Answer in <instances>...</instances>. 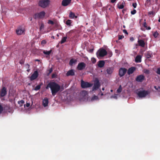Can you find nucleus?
I'll use <instances>...</instances> for the list:
<instances>
[{
    "label": "nucleus",
    "instance_id": "1",
    "mask_svg": "<svg viewBox=\"0 0 160 160\" xmlns=\"http://www.w3.org/2000/svg\"><path fill=\"white\" fill-rule=\"evenodd\" d=\"M50 88L52 96H54L60 90V86L55 82H50L47 85L46 88Z\"/></svg>",
    "mask_w": 160,
    "mask_h": 160
},
{
    "label": "nucleus",
    "instance_id": "2",
    "mask_svg": "<svg viewBox=\"0 0 160 160\" xmlns=\"http://www.w3.org/2000/svg\"><path fill=\"white\" fill-rule=\"evenodd\" d=\"M50 3L49 0H41L38 2V5L42 8H44L48 6Z\"/></svg>",
    "mask_w": 160,
    "mask_h": 160
},
{
    "label": "nucleus",
    "instance_id": "3",
    "mask_svg": "<svg viewBox=\"0 0 160 160\" xmlns=\"http://www.w3.org/2000/svg\"><path fill=\"white\" fill-rule=\"evenodd\" d=\"M45 15V12L44 11H42L35 13L33 16V18L35 19H42L44 17Z\"/></svg>",
    "mask_w": 160,
    "mask_h": 160
},
{
    "label": "nucleus",
    "instance_id": "4",
    "mask_svg": "<svg viewBox=\"0 0 160 160\" xmlns=\"http://www.w3.org/2000/svg\"><path fill=\"white\" fill-rule=\"evenodd\" d=\"M107 54V52L106 50L102 48L99 49L98 52L97 53L98 56L100 57H103L106 55Z\"/></svg>",
    "mask_w": 160,
    "mask_h": 160
},
{
    "label": "nucleus",
    "instance_id": "5",
    "mask_svg": "<svg viewBox=\"0 0 160 160\" xmlns=\"http://www.w3.org/2000/svg\"><path fill=\"white\" fill-rule=\"evenodd\" d=\"M149 93L148 91L144 90L139 91L138 93V95L140 98H144L148 95Z\"/></svg>",
    "mask_w": 160,
    "mask_h": 160
},
{
    "label": "nucleus",
    "instance_id": "6",
    "mask_svg": "<svg viewBox=\"0 0 160 160\" xmlns=\"http://www.w3.org/2000/svg\"><path fill=\"white\" fill-rule=\"evenodd\" d=\"M92 84L88 82H85L83 80L81 81V87L82 88H89L92 86Z\"/></svg>",
    "mask_w": 160,
    "mask_h": 160
},
{
    "label": "nucleus",
    "instance_id": "7",
    "mask_svg": "<svg viewBox=\"0 0 160 160\" xmlns=\"http://www.w3.org/2000/svg\"><path fill=\"white\" fill-rule=\"evenodd\" d=\"M127 71V69L124 68H120L119 70L118 74L120 77L124 76Z\"/></svg>",
    "mask_w": 160,
    "mask_h": 160
},
{
    "label": "nucleus",
    "instance_id": "8",
    "mask_svg": "<svg viewBox=\"0 0 160 160\" xmlns=\"http://www.w3.org/2000/svg\"><path fill=\"white\" fill-rule=\"evenodd\" d=\"M38 71H35L33 74L30 77V80L31 81H32L38 78Z\"/></svg>",
    "mask_w": 160,
    "mask_h": 160
},
{
    "label": "nucleus",
    "instance_id": "9",
    "mask_svg": "<svg viewBox=\"0 0 160 160\" xmlns=\"http://www.w3.org/2000/svg\"><path fill=\"white\" fill-rule=\"evenodd\" d=\"M86 64L83 62L79 63L77 66V68L78 70H82L85 68Z\"/></svg>",
    "mask_w": 160,
    "mask_h": 160
},
{
    "label": "nucleus",
    "instance_id": "10",
    "mask_svg": "<svg viewBox=\"0 0 160 160\" xmlns=\"http://www.w3.org/2000/svg\"><path fill=\"white\" fill-rule=\"evenodd\" d=\"M145 78L144 76L143 75H138L136 78V81L138 82H142Z\"/></svg>",
    "mask_w": 160,
    "mask_h": 160
},
{
    "label": "nucleus",
    "instance_id": "11",
    "mask_svg": "<svg viewBox=\"0 0 160 160\" xmlns=\"http://www.w3.org/2000/svg\"><path fill=\"white\" fill-rule=\"evenodd\" d=\"M7 93L6 88L5 87H3L0 91V95L1 97L5 96Z\"/></svg>",
    "mask_w": 160,
    "mask_h": 160
},
{
    "label": "nucleus",
    "instance_id": "12",
    "mask_svg": "<svg viewBox=\"0 0 160 160\" xmlns=\"http://www.w3.org/2000/svg\"><path fill=\"white\" fill-rule=\"evenodd\" d=\"M100 86V84L99 81L98 80H96L94 85L92 88V91H94L98 89Z\"/></svg>",
    "mask_w": 160,
    "mask_h": 160
},
{
    "label": "nucleus",
    "instance_id": "13",
    "mask_svg": "<svg viewBox=\"0 0 160 160\" xmlns=\"http://www.w3.org/2000/svg\"><path fill=\"white\" fill-rule=\"evenodd\" d=\"M136 68L132 67L129 68L127 71V73L128 75H130L132 74L136 70Z\"/></svg>",
    "mask_w": 160,
    "mask_h": 160
},
{
    "label": "nucleus",
    "instance_id": "14",
    "mask_svg": "<svg viewBox=\"0 0 160 160\" xmlns=\"http://www.w3.org/2000/svg\"><path fill=\"white\" fill-rule=\"evenodd\" d=\"M75 75L74 70L73 69H71L68 71L66 73V76H73Z\"/></svg>",
    "mask_w": 160,
    "mask_h": 160
},
{
    "label": "nucleus",
    "instance_id": "15",
    "mask_svg": "<svg viewBox=\"0 0 160 160\" xmlns=\"http://www.w3.org/2000/svg\"><path fill=\"white\" fill-rule=\"evenodd\" d=\"M71 0H63L62 4L63 6H66L68 5L71 2Z\"/></svg>",
    "mask_w": 160,
    "mask_h": 160
},
{
    "label": "nucleus",
    "instance_id": "16",
    "mask_svg": "<svg viewBox=\"0 0 160 160\" xmlns=\"http://www.w3.org/2000/svg\"><path fill=\"white\" fill-rule=\"evenodd\" d=\"M24 32V30L21 28H18L16 30V33L18 35H21Z\"/></svg>",
    "mask_w": 160,
    "mask_h": 160
},
{
    "label": "nucleus",
    "instance_id": "17",
    "mask_svg": "<svg viewBox=\"0 0 160 160\" xmlns=\"http://www.w3.org/2000/svg\"><path fill=\"white\" fill-rule=\"evenodd\" d=\"M48 99L47 98H44L43 100L42 105L44 107H46L48 105Z\"/></svg>",
    "mask_w": 160,
    "mask_h": 160
},
{
    "label": "nucleus",
    "instance_id": "18",
    "mask_svg": "<svg viewBox=\"0 0 160 160\" xmlns=\"http://www.w3.org/2000/svg\"><path fill=\"white\" fill-rule=\"evenodd\" d=\"M138 42L139 46L142 47H145V43L144 41L142 40H138Z\"/></svg>",
    "mask_w": 160,
    "mask_h": 160
},
{
    "label": "nucleus",
    "instance_id": "19",
    "mask_svg": "<svg viewBox=\"0 0 160 160\" xmlns=\"http://www.w3.org/2000/svg\"><path fill=\"white\" fill-rule=\"evenodd\" d=\"M142 56L140 55H138L135 58V61L136 62L138 63L140 62H141Z\"/></svg>",
    "mask_w": 160,
    "mask_h": 160
},
{
    "label": "nucleus",
    "instance_id": "20",
    "mask_svg": "<svg viewBox=\"0 0 160 160\" xmlns=\"http://www.w3.org/2000/svg\"><path fill=\"white\" fill-rule=\"evenodd\" d=\"M98 63V66L101 68L103 67L105 65V62L103 60L99 61Z\"/></svg>",
    "mask_w": 160,
    "mask_h": 160
},
{
    "label": "nucleus",
    "instance_id": "21",
    "mask_svg": "<svg viewBox=\"0 0 160 160\" xmlns=\"http://www.w3.org/2000/svg\"><path fill=\"white\" fill-rule=\"evenodd\" d=\"M69 18L71 19H73L74 18H77L78 17L77 16H76L74 13L72 12H70L69 15Z\"/></svg>",
    "mask_w": 160,
    "mask_h": 160
},
{
    "label": "nucleus",
    "instance_id": "22",
    "mask_svg": "<svg viewBox=\"0 0 160 160\" xmlns=\"http://www.w3.org/2000/svg\"><path fill=\"white\" fill-rule=\"evenodd\" d=\"M114 70V68L113 67L108 68L107 69V72L109 74H111Z\"/></svg>",
    "mask_w": 160,
    "mask_h": 160
},
{
    "label": "nucleus",
    "instance_id": "23",
    "mask_svg": "<svg viewBox=\"0 0 160 160\" xmlns=\"http://www.w3.org/2000/svg\"><path fill=\"white\" fill-rule=\"evenodd\" d=\"M77 62V60L76 59H71L69 62V64L70 66H72L73 65L74 63H75Z\"/></svg>",
    "mask_w": 160,
    "mask_h": 160
},
{
    "label": "nucleus",
    "instance_id": "24",
    "mask_svg": "<svg viewBox=\"0 0 160 160\" xmlns=\"http://www.w3.org/2000/svg\"><path fill=\"white\" fill-rule=\"evenodd\" d=\"M118 7L119 9H122L124 7L123 2H119L118 4Z\"/></svg>",
    "mask_w": 160,
    "mask_h": 160
},
{
    "label": "nucleus",
    "instance_id": "25",
    "mask_svg": "<svg viewBox=\"0 0 160 160\" xmlns=\"http://www.w3.org/2000/svg\"><path fill=\"white\" fill-rule=\"evenodd\" d=\"M52 52V50H50L49 51H47L44 50V51H43V52L45 54L47 55H50L51 54V53Z\"/></svg>",
    "mask_w": 160,
    "mask_h": 160
},
{
    "label": "nucleus",
    "instance_id": "26",
    "mask_svg": "<svg viewBox=\"0 0 160 160\" xmlns=\"http://www.w3.org/2000/svg\"><path fill=\"white\" fill-rule=\"evenodd\" d=\"M72 22V21L71 20L68 19L66 21L65 23L68 26H71Z\"/></svg>",
    "mask_w": 160,
    "mask_h": 160
},
{
    "label": "nucleus",
    "instance_id": "27",
    "mask_svg": "<svg viewBox=\"0 0 160 160\" xmlns=\"http://www.w3.org/2000/svg\"><path fill=\"white\" fill-rule=\"evenodd\" d=\"M67 39V37H63L62 38V40L61 41L60 43L61 44H62V43H64L65 42H66Z\"/></svg>",
    "mask_w": 160,
    "mask_h": 160
},
{
    "label": "nucleus",
    "instance_id": "28",
    "mask_svg": "<svg viewBox=\"0 0 160 160\" xmlns=\"http://www.w3.org/2000/svg\"><path fill=\"white\" fill-rule=\"evenodd\" d=\"M158 33L157 31L154 32L153 34V36L155 38H157L158 35Z\"/></svg>",
    "mask_w": 160,
    "mask_h": 160
},
{
    "label": "nucleus",
    "instance_id": "29",
    "mask_svg": "<svg viewBox=\"0 0 160 160\" xmlns=\"http://www.w3.org/2000/svg\"><path fill=\"white\" fill-rule=\"evenodd\" d=\"M122 91V88L121 85H120L118 88L117 90V93H120Z\"/></svg>",
    "mask_w": 160,
    "mask_h": 160
},
{
    "label": "nucleus",
    "instance_id": "30",
    "mask_svg": "<svg viewBox=\"0 0 160 160\" xmlns=\"http://www.w3.org/2000/svg\"><path fill=\"white\" fill-rule=\"evenodd\" d=\"M41 88V86L40 85H38L37 86L34 88V90L36 91H37L40 89Z\"/></svg>",
    "mask_w": 160,
    "mask_h": 160
},
{
    "label": "nucleus",
    "instance_id": "31",
    "mask_svg": "<svg viewBox=\"0 0 160 160\" xmlns=\"http://www.w3.org/2000/svg\"><path fill=\"white\" fill-rule=\"evenodd\" d=\"M44 27V25L43 23H41L40 27V30H41L42 29H43Z\"/></svg>",
    "mask_w": 160,
    "mask_h": 160
},
{
    "label": "nucleus",
    "instance_id": "32",
    "mask_svg": "<svg viewBox=\"0 0 160 160\" xmlns=\"http://www.w3.org/2000/svg\"><path fill=\"white\" fill-rule=\"evenodd\" d=\"M144 72L146 74H149V70L148 69H144Z\"/></svg>",
    "mask_w": 160,
    "mask_h": 160
},
{
    "label": "nucleus",
    "instance_id": "33",
    "mask_svg": "<svg viewBox=\"0 0 160 160\" xmlns=\"http://www.w3.org/2000/svg\"><path fill=\"white\" fill-rule=\"evenodd\" d=\"M48 24H50L52 25H53L54 24V22L51 20H49L48 22Z\"/></svg>",
    "mask_w": 160,
    "mask_h": 160
},
{
    "label": "nucleus",
    "instance_id": "34",
    "mask_svg": "<svg viewBox=\"0 0 160 160\" xmlns=\"http://www.w3.org/2000/svg\"><path fill=\"white\" fill-rule=\"evenodd\" d=\"M156 72L157 74L160 75V68H158Z\"/></svg>",
    "mask_w": 160,
    "mask_h": 160
},
{
    "label": "nucleus",
    "instance_id": "35",
    "mask_svg": "<svg viewBox=\"0 0 160 160\" xmlns=\"http://www.w3.org/2000/svg\"><path fill=\"white\" fill-rule=\"evenodd\" d=\"M151 3V0H147L146 2L145 3V5H146L147 4H150Z\"/></svg>",
    "mask_w": 160,
    "mask_h": 160
},
{
    "label": "nucleus",
    "instance_id": "36",
    "mask_svg": "<svg viewBox=\"0 0 160 160\" xmlns=\"http://www.w3.org/2000/svg\"><path fill=\"white\" fill-rule=\"evenodd\" d=\"M136 12V10L135 9H134L133 11H131V13L132 15H134L135 14Z\"/></svg>",
    "mask_w": 160,
    "mask_h": 160
},
{
    "label": "nucleus",
    "instance_id": "37",
    "mask_svg": "<svg viewBox=\"0 0 160 160\" xmlns=\"http://www.w3.org/2000/svg\"><path fill=\"white\" fill-rule=\"evenodd\" d=\"M24 101L22 100H21L20 101L18 102V103L19 104H21V105H22V104L24 103Z\"/></svg>",
    "mask_w": 160,
    "mask_h": 160
},
{
    "label": "nucleus",
    "instance_id": "38",
    "mask_svg": "<svg viewBox=\"0 0 160 160\" xmlns=\"http://www.w3.org/2000/svg\"><path fill=\"white\" fill-rule=\"evenodd\" d=\"M47 42L45 40H42L41 41V44L42 45H44Z\"/></svg>",
    "mask_w": 160,
    "mask_h": 160
},
{
    "label": "nucleus",
    "instance_id": "39",
    "mask_svg": "<svg viewBox=\"0 0 160 160\" xmlns=\"http://www.w3.org/2000/svg\"><path fill=\"white\" fill-rule=\"evenodd\" d=\"M98 99V97L97 96H94L92 98V100H97Z\"/></svg>",
    "mask_w": 160,
    "mask_h": 160
},
{
    "label": "nucleus",
    "instance_id": "40",
    "mask_svg": "<svg viewBox=\"0 0 160 160\" xmlns=\"http://www.w3.org/2000/svg\"><path fill=\"white\" fill-rule=\"evenodd\" d=\"M145 22L143 23V26L145 28H147V23L146 22V20L144 19Z\"/></svg>",
    "mask_w": 160,
    "mask_h": 160
},
{
    "label": "nucleus",
    "instance_id": "41",
    "mask_svg": "<svg viewBox=\"0 0 160 160\" xmlns=\"http://www.w3.org/2000/svg\"><path fill=\"white\" fill-rule=\"evenodd\" d=\"M152 55L149 53L147 54V58H149L151 57Z\"/></svg>",
    "mask_w": 160,
    "mask_h": 160
},
{
    "label": "nucleus",
    "instance_id": "42",
    "mask_svg": "<svg viewBox=\"0 0 160 160\" xmlns=\"http://www.w3.org/2000/svg\"><path fill=\"white\" fill-rule=\"evenodd\" d=\"M124 38V36L123 35H119L118 36V39H121Z\"/></svg>",
    "mask_w": 160,
    "mask_h": 160
},
{
    "label": "nucleus",
    "instance_id": "43",
    "mask_svg": "<svg viewBox=\"0 0 160 160\" xmlns=\"http://www.w3.org/2000/svg\"><path fill=\"white\" fill-rule=\"evenodd\" d=\"M25 67L26 68H30V65L28 64H26L25 65Z\"/></svg>",
    "mask_w": 160,
    "mask_h": 160
},
{
    "label": "nucleus",
    "instance_id": "44",
    "mask_svg": "<svg viewBox=\"0 0 160 160\" xmlns=\"http://www.w3.org/2000/svg\"><path fill=\"white\" fill-rule=\"evenodd\" d=\"M137 6V4L136 3H132V6L134 8H136Z\"/></svg>",
    "mask_w": 160,
    "mask_h": 160
},
{
    "label": "nucleus",
    "instance_id": "45",
    "mask_svg": "<svg viewBox=\"0 0 160 160\" xmlns=\"http://www.w3.org/2000/svg\"><path fill=\"white\" fill-rule=\"evenodd\" d=\"M92 62L93 63H95L96 62V59L94 58L92 59Z\"/></svg>",
    "mask_w": 160,
    "mask_h": 160
},
{
    "label": "nucleus",
    "instance_id": "46",
    "mask_svg": "<svg viewBox=\"0 0 160 160\" xmlns=\"http://www.w3.org/2000/svg\"><path fill=\"white\" fill-rule=\"evenodd\" d=\"M148 14L150 15H153L154 14V12L153 11H150L148 12Z\"/></svg>",
    "mask_w": 160,
    "mask_h": 160
},
{
    "label": "nucleus",
    "instance_id": "47",
    "mask_svg": "<svg viewBox=\"0 0 160 160\" xmlns=\"http://www.w3.org/2000/svg\"><path fill=\"white\" fill-rule=\"evenodd\" d=\"M123 32L127 34H128V32L126 30L124 29L123 31Z\"/></svg>",
    "mask_w": 160,
    "mask_h": 160
},
{
    "label": "nucleus",
    "instance_id": "48",
    "mask_svg": "<svg viewBox=\"0 0 160 160\" xmlns=\"http://www.w3.org/2000/svg\"><path fill=\"white\" fill-rule=\"evenodd\" d=\"M52 68L48 70L49 73L50 74V73H51L52 72Z\"/></svg>",
    "mask_w": 160,
    "mask_h": 160
},
{
    "label": "nucleus",
    "instance_id": "49",
    "mask_svg": "<svg viewBox=\"0 0 160 160\" xmlns=\"http://www.w3.org/2000/svg\"><path fill=\"white\" fill-rule=\"evenodd\" d=\"M30 105V104L29 103L27 102L26 104V106L27 107H29Z\"/></svg>",
    "mask_w": 160,
    "mask_h": 160
},
{
    "label": "nucleus",
    "instance_id": "50",
    "mask_svg": "<svg viewBox=\"0 0 160 160\" xmlns=\"http://www.w3.org/2000/svg\"><path fill=\"white\" fill-rule=\"evenodd\" d=\"M94 50L93 49H91L89 50V52H93V51Z\"/></svg>",
    "mask_w": 160,
    "mask_h": 160
},
{
    "label": "nucleus",
    "instance_id": "51",
    "mask_svg": "<svg viewBox=\"0 0 160 160\" xmlns=\"http://www.w3.org/2000/svg\"><path fill=\"white\" fill-rule=\"evenodd\" d=\"M55 75L54 74H53L52 75V78H54L55 77Z\"/></svg>",
    "mask_w": 160,
    "mask_h": 160
},
{
    "label": "nucleus",
    "instance_id": "52",
    "mask_svg": "<svg viewBox=\"0 0 160 160\" xmlns=\"http://www.w3.org/2000/svg\"><path fill=\"white\" fill-rule=\"evenodd\" d=\"M146 28L147 30H150L151 29V27H147V28Z\"/></svg>",
    "mask_w": 160,
    "mask_h": 160
},
{
    "label": "nucleus",
    "instance_id": "53",
    "mask_svg": "<svg viewBox=\"0 0 160 160\" xmlns=\"http://www.w3.org/2000/svg\"><path fill=\"white\" fill-rule=\"evenodd\" d=\"M116 0H111V2H112V3H114L116 1Z\"/></svg>",
    "mask_w": 160,
    "mask_h": 160
},
{
    "label": "nucleus",
    "instance_id": "54",
    "mask_svg": "<svg viewBox=\"0 0 160 160\" xmlns=\"http://www.w3.org/2000/svg\"><path fill=\"white\" fill-rule=\"evenodd\" d=\"M19 63H20V64H23V63L24 62H23V61H20Z\"/></svg>",
    "mask_w": 160,
    "mask_h": 160
},
{
    "label": "nucleus",
    "instance_id": "55",
    "mask_svg": "<svg viewBox=\"0 0 160 160\" xmlns=\"http://www.w3.org/2000/svg\"><path fill=\"white\" fill-rule=\"evenodd\" d=\"M30 69L29 68H28V69L27 70V71L28 72H30Z\"/></svg>",
    "mask_w": 160,
    "mask_h": 160
},
{
    "label": "nucleus",
    "instance_id": "56",
    "mask_svg": "<svg viewBox=\"0 0 160 160\" xmlns=\"http://www.w3.org/2000/svg\"><path fill=\"white\" fill-rule=\"evenodd\" d=\"M130 40L132 41H133L134 40V38L133 37L130 38Z\"/></svg>",
    "mask_w": 160,
    "mask_h": 160
},
{
    "label": "nucleus",
    "instance_id": "57",
    "mask_svg": "<svg viewBox=\"0 0 160 160\" xmlns=\"http://www.w3.org/2000/svg\"><path fill=\"white\" fill-rule=\"evenodd\" d=\"M125 11V9H123L122 10V12L123 13H124V11Z\"/></svg>",
    "mask_w": 160,
    "mask_h": 160
},
{
    "label": "nucleus",
    "instance_id": "58",
    "mask_svg": "<svg viewBox=\"0 0 160 160\" xmlns=\"http://www.w3.org/2000/svg\"><path fill=\"white\" fill-rule=\"evenodd\" d=\"M51 38L53 39H54V36H52L51 37Z\"/></svg>",
    "mask_w": 160,
    "mask_h": 160
},
{
    "label": "nucleus",
    "instance_id": "59",
    "mask_svg": "<svg viewBox=\"0 0 160 160\" xmlns=\"http://www.w3.org/2000/svg\"><path fill=\"white\" fill-rule=\"evenodd\" d=\"M158 21L159 22H160V18L158 20Z\"/></svg>",
    "mask_w": 160,
    "mask_h": 160
},
{
    "label": "nucleus",
    "instance_id": "60",
    "mask_svg": "<svg viewBox=\"0 0 160 160\" xmlns=\"http://www.w3.org/2000/svg\"><path fill=\"white\" fill-rule=\"evenodd\" d=\"M154 88H155L156 90H158V89L156 88V86H154Z\"/></svg>",
    "mask_w": 160,
    "mask_h": 160
},
{
    "label": "nucleus",
    "instance_id": "61",
    "mask_svg": "<svg viewBox=\"0 0 160 160\" xmlns=\"http://www.w3.org/2000/svg\"><path fill=\"white\" fill-rule=\"evenodd\" d=\"M102 90H104V88H102Z\"/></svg>",
    "mask_w": 160,
    "mask_h": 160
},
{
    "label": "nucleus",
    "instance_id": "62",
    "mask_svg": "<svg viewBox=\"0 0 160 160\" xmlns=\"http://www.w3.org/2000/svg\"><path fill=\"white\" fill-rule=\"evenodd\" d=\"M103 95V94L102 93L101 94V95H102V96Z\"/></svg>",
    "mask_w": 160,
    "mask_h": 160
},
{
    "label": "nucleus",
    "instance_id": "63",
    "mask_svg": "<svg viewBox=\"0 0 160 160\" xmlns=\"http://www.w3.org/2000/svg\"><path fill=\"white\" fill-rule=\"evenodd\" d=\"M111 92H112V90H111Z\"/></svg>",
    "mask_w": 160,
    "mask_h": 160
},
{
    "label": "nucleus",
    "instance_id": "64",
    "mask_svg": "<svg viewBox=\"0 0 160 160\" xmlns=\"http://www.w3.org/2000/svg\"><path fill=\"white\" fill-rule=\"evenodd\" d=\"M112 97H113L112 96L111 97V98H112Z\"/></svg>",
    "mask_w": 160,
    "mask_h": 160
}]
</instances>
